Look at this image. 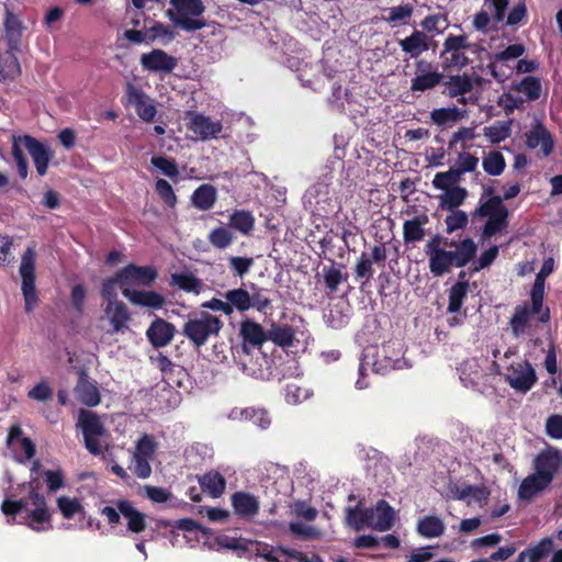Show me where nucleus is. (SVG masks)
<instances>
[{
    "label": "nucleus",
    "mask_w": 562,
    "mask_h": 562,
    "mask_svg": "<svg viewBox=\"0 0 562 562\" xmlns=\"http://www.w3.org/2000/svg\"><path fill=\"white\" fill-rule=\"evenodd\" d=\"M35 257L34 246H29L21 258L20 274L26 313L33 312L38 301L35 290Z\"/></svg>",
    "instance_id": "6"
},
{
    "label": "nucleus",
    "mask_w": 562,
    "mask_h": 562,
    "mask_svg": "<svg viewBox=\"0 0 562 562\" xmlns=\"http://www.w3.org/2000/svg\"><path fill=\"white\" fill-rule=\"evenodd\" d=\"M470 145L462 144V151L458 154V159L452 168L463 178L465 173L475 172L479 166V157L468 151Z\"/></svg>",
    "instance_id": "41"
},
{
    "label": "nucleus",
    "mask_w": 562,
    "mask_h": 562,
    "mask_svg": "<svg viewBox=\"0 0 562 562\" xmlns=\"http://www.w3.org/2000/svg\"><path fill=\"white\" fill-rule=\"evenodd\" d=\"M401 358H389L387 357V348L385 346L382 347V356H378V359L372 363L373 370L379 374H386L392 370L402 368Z\"/></svg>",
    "instance_id": "45"
},
{
    "label": "nucleus",
    "mask_w": 562,
    "mask_h": 562,
    "mask_svg": "<svg viewBox=\"0 0 562 562\" xmlns=\"http://www.w3.org/2000/svg\"><path fill=\"white\" fill-rule=\"evenodd\" d=\"M469 281H457L448 290L447 312L460 313L469 292Z\"/></svg>",
    "instance_id": "35"
},
{
    "label": "nucleus",
    "mask_w": 562,
    "mask_h": 562,
    "mask_svg": "<svg viewBox=\"0 0 562 562\" xmlns=\"http://www.w3.org/2000/svg\"><path fill=\"white\" fill-rule=\"evenodd\" d=\"M16 49L0 52V81L15 79L21 75V67L15 55Z\"/></svg>",
    "instance_id": "32"
},
{
    "label": "nucleus",
    "mask_w": 562,
    "mask_h": 562,
    "mask_svg": "<svg viewBox=\"0 0 562 562\" xmlns=\"http://www.w3.org/2000/svg\"><path fill=\"white\" fill-rule=\"evenodd\" d=\"M140 64L145 70L150 72L169 74L177 66V59L161 48H154L148 53L142 54Z\"/></svg>",
    "instance_id": "13"
},
{
    "label": "nucleus",
    "mask_w": 562,
    "mask_h": 562,
    "mask_svg": "<svg viewBox=\"0 0 562 562\" xmlns=\"http://www.w3.org/2000/svg\"><path fill=\"white\" fill-rule=\"evenodd\" d=\"M284 397L288 403L297 404L305 401L308 397V393L297 384L289 383L284 390Z\"/></svg>",
    "instance_id": "63"
},
{
    "label": "nucleus",
    "mask_w": 562,
    "mask_h": 562,
    "mask_svg": "<svg viewBox=\"0 0 562 562\" xmlns=\"http://www.w3.org/2000/svg\"><path fill=\"white\" fill-rule=\"evenodd\" d=\"M373 261H371L368 252L363 251L362 255L357 259L355 266V276L357 279H366L369 281L372 279L374 270H373Z\"/></svg>",
    "instance_id": "55"
},
{
    "label": "nucleus",
    "mask_w": 562,
    "mask_h": 562,
    "mask_svg": "<svg viewBox=\"0 0 562 562\" xmlns=\"http://www.w3.org/2000/svg\"><path fill=\"white\" fill-rule=\"evenodd\" d=\"M158 277L155 266H137L130 263L117 270L119 286H151Z\"/></svg>",
    "instance_id": "8"
},
{
    "label": "nucleus",
    "mask_w": 562,
    "mask_h": 562,
    "mask_svg": "<svg viewBox=\"0 0 562 562\" xmlns=\"http://www.w3.org/2000/svg\"><path fill=\"white\" fill-rule=\"evenodd\" d=\"M530 312L527 305H518L509 321L513 336L518 338L525 334L529 324Z\"/></svg>",
    "instance_id": "43"
},
{
    "label": "nucleus",
    "mask_w": 562,
    "mask_h": 562,
    "mask_svg": "<svg viewBox=\"0 0 562 562\" xmlns=\"http://www.w3.org/2000/svg\"><path fill=\"white\" fill-rule=\"evenodd\" d=\"M151 165L160 170L166 177L173 179L179 177V167L172 158L166 156H154Z\"/></svg>",
    "instance_id": "53"
},
{
    "label": "nucleus",
    "mask_w": 562,
    "mask_h": 562,
    "mask_svg": "<svg viewBox=\"0 0 562 562\" xmlns=\"http://www.w3.org/2000/svg\"><path fill=\"white\" fill-rule=\"evenodd\" d=\"M333 265L325 266L323 268L324 281L329 293H335L338 290V285L346 281L348 278L347 273H342L341 270L335 267L334 260H330Z\"/></svg>",
    "instance_id": "44"
},
{
    "label": "nucleus",
    "mask_w": 562,
    "mask_h": 562,
    "mask_svg": "<svg viewBox=\"0 0 562 562\" xmlns=\"http://www.w3.org/2000/svg\"><path fill=\"white\" fill-rule=\"evenodd\" d=\"M76 398L88 406H95L100 403L101 396L95 383L89 380L85 370L79 371L78 380L74 389Z\"/></svg>",
    "instance_id": "20"
},
{
    "label": "nucleus",
    "mask_w": 562,
    "mask_h": 562,
    "mask_svg": "<svg viewBox=\"0 0 562 562\" xmlns=\"http://www.w3.org/2000/svg\"><path fill=\"white\" fill-rule=\"evenodd\" d=\"M188 121L187 126L199 139H212L222 132V124L220 121H212L209 116L189 111L186 114Z\"/></svg>",
    "instance_id": "11"
},
{
    "label": "nucleus",
    "mask_w": 562,
    "mask_h": 562,
    "mask_svg": "<svg viewBox=\"0 0 562 562\" xmlns=\"http://www.w3.org/2000/svg\"><path fill=\"white\" fill-rule=\"evenodd\" d=\"M172 9H168L166 14L169 20L180 29L187 32H195L206 26L203 18H200L205 11V5L201 0H170Z\"/></svg>",
    "instance_id": "3"
},
{
    "label": "nucleus",
    "mask_w": 562,
    "mask_h": 562,
    "mask_svg": "<svg viewBox=\"0 0 562 562\" xmlns=\"http://www.w3.org/2000/svg\"><path fill=\"white\" fill-rule=\"evenodd\" d=\"M21 147H24L32 158L35 171L38 177H45L48 172L49 162L54 157L52 147L43 142H40L30 134H22L21 136H13Z\"/></svg>",
    "instance_id": "7"
},
{
    "label": "nucleus",
    "mask_w": 562,
    "mask_h": 562,
    "mask_svg": "<svg viewBox=\"0 0 562 562\" xmlns=\"http://www.w3.org/2000/svg\"><path fill=\"white\" fill-rule=\"evenodd\" d=\"M207 238L215 248L225 249L233 241V233L228 227L218 226L210 232Z\"/></svg>",
    "instance_id": "50"
},
{
    "label": "nucleus",
    "mask_w": 562,
    "mask_h": 562,
    "mask_svg": "<svg viewBox=\"0 0 562 562\" xmlns=\"http://www.w3.org/2000/svg\"><path fill=\"white\" fill-rule=\"evenodd\" d=\"M27 397L32 401H41L42 403H45L46 401H52L54 398V391L47 381H42L36 383L27 392Z\"/></svg>",
    "instance_id": "59"
},
{
    "label": "nucleus",
    "mask_w": 562,
    "mask_h": 562,
    "mask_svg": "<svg viewBox=\"0 0 562 562\" xmlns=\"http://www.w3.org/2000/svg\"><path fill=\"white\" fill-rule=\"evenodd\" d=\"M462 181V177L454 171L451 167L443 172H438L432 179V186L438 190H447L452 187H459V182Z\"/></svg>",
    "instance_id": "46"
},
{
    "label": "nucleus",
    "mask_w": 562,
    "mask_h": 562,
    "mask_svg": "<svg viewBox=\"0 0 562 562\" xmlns=\"http://www.w3.org/2000/svg\"><path fill=\"white\" fill-rule=\"evenodd\" d=\"M105 315L110 319L113 333L122 331L130 321L127 308L121 301H110L105 307Z\"/></svg>",
    "instance_id": "28"
},
{
    "label": "nucleus",
    "mask_w": 562,
    "mask_h": 562,
    "mask_svg": "<svg viewBox=\"0 0 562 562\" xmlns=\"http://www.w3.org/2000/svg\"><path fill=\"white\" fill-rule=\"evenodd\" d=\"M442 58V68H457L459 70L467 67L470 63L464 50H448V54L440 56Z\"/></svg>",
    "instance_id": "51"
},
{
    "label": "nucleus",
    "mask_w": 562,
    "mask_h": 562,
    "mask_svg": "<svg viewBox=\"0 0 562 562\" xmlns=\"http://www.w3.org/2000/svg\"><path fill=\"white\" fill-rule=\"evenodd\" d=\"M155 189L159 198L164 201V203L173 209L177 204V196L173 192V189L169 182L164 180V178H159L156 181Z\"/></svg>",
    "instance_id": "57"
},
{
    "label": "nucleus",
    "mask_w": 562,
    "mask_h": 562,
    "mask_svg": "<svg viewBox=\"0 0 562 562\" xmlns=\"http://www.w3.org/2000/svg\"><path fill=\"white\" fill-rule=\"evenodd\" d=\"M525 53V46L521 44H513L501 52L492 55L494 60L507 63L508 60L516 59Z\"/></svg>",
    "instance_id": "62"
},
{
    "label": "nucleus",
    "mask_w": 562,
    "mask_h": 562,
    "mask_svg": "<svg viewBox=\"0 0 562 562\" xmlns=\"http://www.w3.org/2000/svg\"><path fill=\"white\" fill-rule=\"evenodd\" d=\"M170 285L177 286L178 289L183 290L186 292H192L198 294L201 291L202 282L193 273L175 272L171 273Z\"/></svg>",
    "instance_id": "40"
},
{
    "label": "nucleus",
    "mask_w": 562,
    "mask_h": 562,
    "mask_svg": "<svg viewBox=\"0 0 562 562\" xmlns=\"http://www.w3.org/2000/svg\"><path fill=\"white\" fill-rule=\"evenodd\" d=\"M551 484H552V482L543 479L540 475L532 473L521 481V483L518 487V497L521 499L529 501L537 493H541L543 490H546Z\"/></svg>",
    "instance_id": "30"
},
{
    "label": "nucleus",
    "mask_w": 562,
    "mask_h": 562,
    "mask_svg": "<svg viewBox=\"0 0 562 562\" xmlns=\"http://www.w3.org/2000/svg\"><path fill=\"white\" fill-rule=\"evenodd\" d=\"M23 25L19 16L9 8H5L4 32L8 47L19 49L22 37Z\"/></svg>",
    "instance_id": "26"
},
{
    "label": "nucleus",
    "mask_w": 562,
    "mask_h": 562,
    "mask_svg": "<svg viewBox=\"0 0 562 562\" xmlns=\"http://www.w3.org/2000/svg\"><path fill=\"white\" fill-rule=\"evenodd\" d=\"M121 516L126 520L127 532L140 535L147 528L146 515L135 507V505L126 499L119 498L114 502Z\"/></svg>",
    "instance_id": "14"
},
{
    "label": "nucleus",
    "mask_w": 562,
    "mask_h": 562,
    "mask_svg": "<svg viewBox=\"0 0 562 562\" xmlns=\"http://www.w3.org/2000/svg\"><path fill=\"white\" fill-rule=\"evenodd\" d=\"M508 212V209L504 205L503 198L499 195H493L485 202L481 203L479 207L472 213L473 217H488L497 214Z\"/></svg>",
    "instance_id": "42"
},
{
    "label": "nucleus",
    "mask_w": 562,
    "mask_h": 562,
    "mask_svg": "<svg viewBox=\"0 0 562 562\" xmlns=\"http://www.w3.org/2000/svg\"><path fill=\"white\" fill-rule=\"evenodd\" d=\"M268 340H271L281 348L293 347L295 341V330L290 325H280L273 322L268 328Z\"/></svg>",
    "instance_id": "29"
},
{
    "label": "nucleus",
    "mask_w": 562,
    "mask_h": 562,
    "mask_svg": "<svg viewBox=\"0 0 562 562\" xmlns=\"http://www.w3.org/2000/svg\"><path fill=\"white\" fill-rule=\"evenodd\" d=\"M199 483L204 493L212 497H218L225 491V477L218 472H207L199 477Z\"/></svg>",
    "instance_id": "39"
},
{
    "label": "nucleus",
    "mask_w": 562,
    "mask_h": 562,
    "mask_svg": "<svg viewBox=\"0 0 562 562\" xmlns=\"http://www.w3.org/2000/svg\"><path fill=\"white\" fill-rule=\"evenodd\" d=\"M278 291L257 288L254 283L248 286V310H256L262 315H271L273 313V300L271 294Z\"/></svg>",
    "instance_id": "21"
},
{
    "label": "nucleus",
    "mask_w": 562,
    "mask_h": 562,
    "mask_svg": "<svg viewBox=\"0 0 562 562\" xmlns=\"http://www.w3.org/2000/svg\"><path fill=\"white\" fill-rule=\"evenodd\" d=\"M482 168L491 177H498L506 169V159L499 150H490L482 158Z\"/></svg>",
    "instance_id": "38"
},
{
    "label": "nucleus",
    "mask_w": 562,
    "mask_h": 562,
    "mask_svg": "<svg viewBox=\"0 0 562 562\" xmlns=\"http://www.w3.org/2000/svg\"><path fill=\"white\" fill-rule=\"evenodd\" d=\"M375 518L373 520L372 529L384 532L392 529L395 522V512L385 499H379L375 507H373Z\"/></svg>",
    "instance_id": "25"
},
{
    "label": "nucleus",
    "mask_w": 562,
    "mask_h": 562,
    "mask_svg": "<svg viewBox=\"0 0 562 562\" xmlns=\"http://www.w3.org/2000/svg\"><path fill=\"white\" fill-rule=\"evenodd\" d=\"M508 216L509 212L488 216L483 226V235L485 237H491L501 232L503 228H506L508 225Z\"/></svg>",
    "instance_id": "52"
},
{
    "label": "nucleus",
    "mask_w": 562,
    "mask_h": 562,
    "mask_svg": "<svg viewBox=\"0 0 562 562\" xmlns=\"http://www.w3.org/2000/svg\"><path fill=\"white\" fill-rule=\"evenodd\" d=\"M122 294L132 305L151 310H160L165 305V297L155 291L124 288Z\"/></svg>",
    "instance_id": "19"
},
{
    "label": "nucleus",
    "mask_w": 562,
    "mask_h": 562,
    "mask_svg": "<svg viewBox=\"0 0 562 562\" xmlns=\"http://www.w3.org/2000/svg\"><path fill=\"white\" fill-rule=\"evenodd\" d=\"M268 340V329L254 321L248 319V344L252 345V348H259Z\"/></svg>",
    "instance_id": "56"
},
{
    "label": "nucleus",
    "mask_w": 562,
    "mask_h": 562,
    "mask_svg": "<svg viewBox=\"0 0 562 562\" xmlns=\"http://www.w3.org/2000/svg\"><path fill=\"white\" fill-rule=\"evenodd\" d=\"M471 47V44L469 42V37L463 35H453L450 34L447 36L442 44V50L440 53V56H443L448 54V50H465Z\"/></svg>",
    "instance_id": "54"
},
{
    "label": "nucleus",
    "mask_w": 562,
    "mask_h": 562,
    "mask_svg": "<svg viewBox=\"0 0 562 562\" xmlns=\"http://www.w3.org/2000/svg\"><path fill=\"white\" fill-rule=\"evenodd\" d=\"M77 425L81 429L85 448L92 454L100 456L103 452V447L99 438L106 434L100 416L93 411L80 409Z\"/></svg>",
    "instance_id": "5"
},
{
    "label": "nucleus",
    "mask_w": 562,
    "mask_h": 562,
    "mask_svg": "<svg viewBox=\"0 0 562 562\" xmlns=\"http://www.w3.org/2000/svg\"><path fill=\"white\" fill-rule=\"evenodd\" d=\"M513 120L496 121L490 126L483 128V135L492 144H498L506 140L512 135Z\"/></svg>",
    "instance_id": "37"
},
{
    "label": "nucleus",
    "mask_w": 562,
    "mask_h": 562,
    "mask_svg": "<svg viewBox=\"0 0 562 562\" xmlns=\"http://www.w3.org/2000/svg\"><path fill=\"white\" fill-rule=\"evenodd\" d=\"M192 204L200 211H209L213 207L216 201V190L210 183L199 186L191 196Z\"/></svg>",
    "instance_id": "34"
},
{
    "label": "nucleus",
    "mask_w": 562,
    "mask_h": 562,
    "mask_svg": "<svg viewBox=\"0 0 562 562\" xmlns=\"http://www.w3.org/2000/svg\"><path fill=\"white\" fill-rule=\"evenodd\" d=\"M175 333L176 328L173 324L157 316L147 328L146 336L155 349H160L169 345Z\"/></svg>",
    "instance_id": "16"
},
{
    "label": "nucleus",
    "mask_w": 562,
    "mask_h": 562,
    "mask_svg": "<svg viewBox=\"0 0 562 562\" xmlns=\"http://www.w3.org/2000/svg\"><path fill=\"white\" fill-rule=\"evenodd\" d=\"M26 495L15 498L14 494H10L1 505L2 513L5 516H16L25 513L27 526L33 531H47L52 528V512L48 507L47 499L43 493L36 491V487L29 483L23 486Z\"/></svg>",
    "instance_id": "2"
},
{
    "label": "nucleus",
    "mask_w": 562,
    "mask_h": 562,
    "mask_svg": "<svg viewBox=\"0 0 562 562\" xmlns=\"http://www.w3.org/2000/svg\"><path fill=\"white\" fill-rule=\"evenodd\" d=\"M416 76L412 79L411 90L429 91L442 81V74L434 70L432 64L426 59H418L415 63Z\"/></svg>",
    "instance_id": "10"
},
{
    "label": "nucleus",
    "mask_w": 562,
    "mask_h": 562,
    "mask_svg": "<svg viewBox=\"0 0 562 562\" xmlns=\"http://www.w3.org/2000/svg\"><path fill=\"white\" fill-rule=\"evenodd\" d=\"M547 435L555 440L562 439V415H550L546 423Z\"/></svg>",
    "instance_id": "64"
},
{
    "label": "nucleus",
    "mask_w": 562,
    "mask_h": 562,
    "mask_svg": "<svg viewBox=\"0 0 562 562\" xmlns=\"http://www.w3.org/2000/svg\"><path fill=\"white\" fill-rule=\"evenodd\" d=\"M468 196V190L464 187H452L451 189L443 190L438 195L439 207L446 211H454L460 207Z\"/></svg>",
    "instance_id": "33"
},
{
    "label": "nucleus",
    "mask_w": 562,
    "mask_h": 562,
    "mask_svg": "<svg viewBox=\"0 0 562 562\" xmlns=\"http://www.w3.org/2000/svg\"><path fill=\"white\" fill-rule=\"evenodd\" d=\"M431 38L422 31H414L412 35L398 41L400 48L409 54L412 58H418L424 52L430 47Z\"/></svg>",
    "instance_id": "24"
},
{
    "label": "nucleus",
    "mask_w": 562,
    "mask_h": 562,
    "mask_svg": "<svg viewBox=\"0 0 562 562\" xmlns=\"http://www.w3.org/2000/svg\"><path fill=\"white\" fill-rule=\"evenodd\" d=\"M527 147L533 149L540 146L542 156H550L554 148V139L552 134L548 131L541 122H536L530 131L526 134Z\"/></svg>",
    "instance_id": "18"
},
{
    "label": "nucleus",
    "mask_w": 562,
    "mask_h": 562,
    "mask_svg": "<svg viewBox=\"0 0 562 562\" xmlns=\"http://www.w3.org/2000/svg\"><path fill=\"white\" fill-rule=\"evenodd\" d=\"M428 268L434 277H442L456 267L462 269L472 262L477 252V245L471 237L459 241L440 234L432 235L425 244Z\"/></svg>",
    "instance_id": "1"
},
{
    "label": "nucleus",
    "mask_w": 562,
    "mask_h": 562,
    "mask_svg": "<svg viewBox=\"0 0 562 562\" xmlns=\"http://www.w3.org/2000/svg\"><path fill=\"white\" fill-rule=\"evenodd\" d=\"M156 450V442L149 435H144L137 442L136 449H134V457H143L150 459Z\"/></svg>",
    "instance_id": "61"
},
{
    "label": "nucleus",
    "mask_w": 562,
    "mask_h": 562,
    "mask_svg": "<svg viewBox=\"0 0 562 562\" xmlns=\"http://www.w3.org/2000/svg\"><path fill=\"white\" fill-rule=\"evenodd\" d=\"M465 110L458 106L438 108L430 112L432 124L439 127H446L460 122L465 116Z\"/></svg>",
    "instance_id": "27"
},
{
    "label": "nucleus",
    "mask_w": 562,
    "mask_h": 562,
    "mask_svg": "<svg viewBox=\"0 0 562 562\" xmlns=\"http://www.w3.org/2000/svg\"><path fill=\"white\" fill-rule=\"evenodd\" d=\"M553 539L544 537L536 544L528 547L529 562H539L546 559L553 550Z\"/></svg>",
    "instance_id": "48"
},
{
    "label": "nucleus",
    "mask_w": 562,
    "mask_h": 562,
    "mask_svg": "<svg viewBox=\"0 0 562 562\" xmlns=\"http://www.w3.org/2000/svg\"><path fill=\"white\" fill-rule=\"evenodd\" d=\"M375 513L373 507H362L361 501L355 506H348L345 508L346 525L357 532L364 530L367 527L372 528Z\"/></svg>",
    "instance_id": "17"
},
{
    "label": "nucleus",
    "mask_w": 562,
    "mask_h": 562,
    "mask_svg": "<svg viewBox=\"0 0 562 562\" xmlns=\"http://www.w3.org/2000/svg\"><path fill=\"white\" fill-rule=\"evenodd\" d=\"M472 90L473 81L469 75H456L445 82V90L442 91V94L450 98L459 97L458 102L465 105L468 103V99L464 94L470 93Z\"/></svg>",
    "instance_id": "22"
},
{
    "label": "nucleus",
    "mask_w": 562,
    "mask_h": 562,
    "mask_svg": "<svg viewBox=\"0 0 562 562\" xmlns=\"http://www.w3.org/2000/svg\"><path fill=\"white\" fill-rule=\"evenodd\" d=\"M560 464L561 451L555 447H549L540 451L533 459V473L553 482Z\"/></svg>",
    "instance_id": "12"
},
{
    "label": "nucleus",
    "mask_w": 562,
    "mask_h": 562,
    "mask_svg": "<svg viewBox=\"0 0 562 562\" xmlns=\"http://www.w3.org/2000/svg\"><path fill=\"white\" fill-rule=\"evenodd\" d=\"M223 326L222 321L210 312L189 316L183 324L182 334L195 346L201 348L212 337H216Z\"/></svg>",
    "instance_id": "4"
},
{
    "label": "nucleus",
    "mask_w": 562,
    "mask_h": 562,
    "mask_svg": "<svg viewBox=\"0 0 562 562\" xmlns=\"http://www.w3.org/2000/svg\"><path fill=\"white\" fill-rule=\"evenodd\" d=\"M515 90L525 93L528 100L535 101L541 97V80L527 76L515 87Z\"/></svg>",
    "instance_id": "47"
},
{
    "label": "nucleus",
    "mask_w": 562,
    "mask_h": 562,
    "mask_svg": "<svg viewBox=\"0 0 562 562\" xmlns=\"http://www.w3.org/2000/svg\"><path fill=\"white\" fill-rule=\"evenodd\" d=\"M505 380L514 390L527 393L537 382V375L531 363L528 360H521L507 368Z\"/></svg>",
    "instance_id": "9"
},
{
    "label": "nucleus",
    "mask_w": 562,
    "mask_h": 562,
    "mask_svg": "<svg viewBox=\"0 0 562 562\" xmlns=\"http://www.w3.org/2000/svg\"><path fill=\"white\" fill-rule=\"evenodd\" d=\"M57 506L65 519H72L83 509L79 499L66 495H61L57 498Z\"/></svg>",
    "instance_id": "49"
},
{
    "label": "nucleus",
    "mask_w": 562,
    "mask_h": 562,
    "mask_svg": "<svg viewBox=\"0 0 562 562\" xmlns=\"http://www.w3.org/2000/svg\"><path fill=\"white\" fill-rule=\"evenodd\" d=\"M428 223V216H416L413 220L404 222L402 234H404V243L415 244L424 239L426 231L425 225Z\"/></svg>",
    "instance_id": "31"
},
{
    "label": "nucleus",
    "mask_w": 562,
    "mask_h": 562,
    "mask_svg": "<svg viewBox=\"0 0 562 562\" xmlns=\"http://www.w3.org/2000/svg\"><path fill=\"white\" fill-rule=\"evenodd\" d=\"M443 521L435 515H427L418 519L416 531L424 538L440 537L445 532Z\"/></svg>",
    "instance_id": "36"
},
{
    "label": "nucleus",
    "mask_w": 562,
    "mask_h": 562,
    "mask_svg": "<svg viewBox=\"0 0 562 562\" xmlns=\"http://www.w3.org/2000/svg\"><path fill=\"white\" fill-rule=\"evenodd\" d=\"M469 217L464 211L454 210L450 215L445 218L446 233L451 234L457 229L463 228L468 225Z\"/></svg>",
    "instance_id": "58"
},
{
    "label": "nucleus",
    "mask_w": 562,
    "mask_h": 562,
    "mask_svg": "<svg viewBox=\"0 0 562 562\" xmlns=\"http://www.w3.org/2000/svg\"><path fill=\"white\" fill-rule=\"evenodd\" d=\"M12 156L16 164L19 177L26 179L29 175L27 159L23 153V148L20 146V143L15 140V138L12 140Z\"/></svg>",
    "instance_id": "60"
},
{
    "label": "nucleus",
    "mask_w": 562,
    "mask_h": 562,
    "mask_svg": "<svg viewBox=\"0 0 562 562\" xmlns=\"http://www.w3.org/2000/svg\"><path fill=\"white\" fill-rule=\"evenodd\" d=\"M248 375L265 380L271 375V359L259 348L248 349Z\"/></svg>",
    "instance_id": "23"
},
{
    "label": "nucleus",
    "mask_w": 562,
    "mask_h": 562,
    "mask_svg": "<svg viewBox=\"0 0 562 562\" xmlns=\"http://www.w3.org/2000/svg\"><path fill=\"white\" fill-rule=\"evenodd\" d=\"M126 97L130 104L134 106L138 116L147 123L155 120L157 109L148 95L140 89L134 88L131 83L126 86Z\"/></svg>",
    "instance_id": "15"
}]
</instances>
